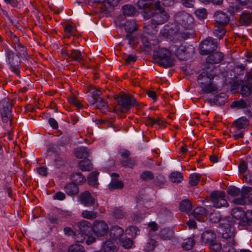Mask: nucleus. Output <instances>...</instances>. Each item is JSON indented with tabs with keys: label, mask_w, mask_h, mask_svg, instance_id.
<instances>
[{
	"label": "nucleus",
	"mask_w": 252,
	"mask_h": 252,
	"mask_svg": "<svg viewBox=\"0 0 252 252\" xmlns=\"http://www.w3.org/2000/svg\"><path fill=\"white\" fill-rule=\"evenodd\" d=\"M233 219L230 217H226L224 218L220 223V229L219 230V233L221 234L223 242L225 243L223 245V248L232 247L235 245V241L234 237L235 236V229L233 226Z\"/></svg>",
	"instance_id": "nucleus-1"
},
{
	"label": "nucleus",
	"mask_w": 252,
	"mask_h": 252,
	"mask_svg": "<svg viewBox=\"0 0 252 252\" xmlns=\"http://www.w3.org/2000/svg\"><path fill=\"white\" fill-rule=\"evenodd\" d=\"M155 9L153 18L151 20V23L144 26V31L147 34H150L152 31L150 29L155 30L157 26L166 23L169 18V15L161 6L160 1L157 0L155 3Z\"/></svg>",
	"instance_id": "nucleus-2"
},
{
	"label": "nucleus",
	"mask_w": 252,
	"mask_h": 252,
	"mask_svg": "<svg viewBox=\"0 0 252 252\" xmlns=\"http://www.w3.org/2000/svg\"><path fill=\"white\" fill-rule=\"evenodd\" d=\"M114 98L117 101L120 108H114L113 112L117 113H126L131 108L135 106L139 105L135 98L132 95L126 94L123 92L114 95Z\"/></svg>",
	"instance_id": "nucleus-3"
},
{
	"label": "nucleus",
	"mask_w": 252,
	"mask_h": 252,
	"mask_svg": "<svg viewBox=\"0 0 252 252\" xmlns=\"http://www.w3.org/2000/svg\"><path fill=\"white\" fill-rule=\"evenodd\" d=\"M214 76L207 71L204 70L197 77V82L205 93H211L217 90L216 85L213 83Z\"/></svg>",
	"instance_id": "nucleus-4"
},
{
	"label": "nucleus",
	"mask_w": 252,
	"mask_h": 252,
	"mask_svg": "<svg viewBox=\"0 0 252 252\" xmlns=\"http://www.w3.org/2000/svg\"><path fill=\"white\" fill-rule=\"evenodd\" d=\"M156 62L161 66L168 68L174 65V60L171 56V52L167 49H159L154 53Z\"/></svg>",
	"instance_id": "nucleus-5"
},
{
	"label": "nucleus",
	"mask_w": 252,
	"mask_h": 252,
	"mask_svg": "<svg viewBox=\"0 0 252 252\" xmlns=\"http://www.w3.org/2000/svg\"><path fill=\"white\" fill-rule=\"evenodd\" d=\"M4 51L6 62L9 65L10 70L18 74L22 58L9 48H5Z\"/></svg>",
	"instance_id": "nucleus-6"
},
{
	"label": "nucleus",
	"mask_w": 252,
	"mask_h": 252,
	"mask_svg": "<svg viewBox=\"0 0 252 252\" xmlns=\"http://www.w3.org/2000/svg\"><path fill=\"white\" fill-rule=\"evenodd\" d=\"M217 47V40L211 37H208L200 43L199 53L201 55H208L215 51Z\"/></svg>",
	"instance_id": "nucleus-7"
},
{
	"label": "nucleus",
	"mask_w": 252,
	"mask_h": 252,
	"mask_svg": "<svg viewBox=\"0 0 252 252\" xmlns=\"http://www.w3.org/2000/svg\"><path fill=\"white\" fill-rule=\"evenodd\" d=\"M12 109V104L9 98L5 97L0 101V113L4 123H7L11 118Z\"/></svg>",
	"instance_id": "nucleus-8"
},
{
	"label": "nucleus",
	"mask_w": 252,
	"mask_h": 252,
	"mask_svg": "<svg viewBox=\"0 0 252 252\" xmlns=\"http://www.w3.org/2000/svg\"><path fill=\"white\" fill-rule=\"evenodd\" d=\"M225 193L223 191L215 190L210 195V200L215 208L228 206V203L225 199Z\"/></svg>",
	"instance_id": "nucleus-9"
},
{
	"label": "nucleus",
	"mask_w": 252,
	"mask_h": 252,
	"mask_svg": "<svg viewBox=\"0 0 252 252\" xmlns=\"http://www.w3.org/2000/svg\"><path fill=\"white\" fill-rule=\"evenodd\" d=\"M93 231L97 237H104L108 234L109 227L104 220H95L93 223Z\"/></svg>",
	"instance_id": "nucleus-10"
},
{
	"label": "nucleus",
	"mask_w": 252,
	"mask_h": 252,
	"mask_svg": "<svg viewBox=\"0 0 252 252\" xmlns=\"http://www.w3.org/2000/svg\"><path fill=\"white\" fill-rule=\"evenodd\" d=\"M78 201L85 207H94L96 200L89 191H85L80 193L78 196Z\"/></svg>",
	"instance_id": "nucleus-11"
},
{
	"label": "nucleus",
	"mask_w": 252,
	"mask_h": 252,
	"mask_svg": "<svg viewBox=\"0 0 252 252\" xmlns=\"http://www.w3.org/2000/svg\"><path fill=\"white\" fill-rule=\"evenodd\" d=\"M130 155V152L126 150L122 152L120 163L122 166L132 168L135 165V161L134 159L129 157Z\"/></svg>",
	"instance_id": "nucleus-12"
},
{
	"label": "nucleus",
	"mask_w": 252,
	"mask_h": 252,
	"mask_svg": "<svg viewBox=\"0 0 252 252\" xmlns=\"http://www.w3.org/2000/svg\"><path fill=\"white\" fill-rule=\"evenodd\" d=\"M214 18L216 25L221 26H226L230 21L229 16L226 13L220 11L215 12L214 14Z\"/></svg>",
	"instance_id": "nucleus-13"
},
{
	"label": "nucleus",
	"mask_w": 252,
	"mask_h": 252,
	"mask_svg": "<svg viewBox=\"0 0 252 252\" xmlns=\"http://www.w3.org/2000/svg\"><path fill=\"white\" fill-rule=\"evenodd\" d=\"M252 191V188L250 187H243L241 190V197L234 199L233 202L235 204L244 205L246 203V198Z\"/></svg>",
	"instance_id": "nucleus-14"
},
{
	"label": "nucleus",
	"mask_w": 252,
	"mask_h": 252,
	"mask_svg": "<svg viewBox=\"0 0 252 252\" xmlns=\"http://www.w3.org/2000/svg\"><path fill=\"white\" fill-rule=\"evenodd\" d=\"M88 92L90 94L87 96L88 101L90 105H94L95 99L100 97L101 92L93 86H90L88 88Z\"/></svg>",
	"instance_id": "nucleus-15"
},
{
	"label": "nucleus",
	"mask_w": 252,
	"mask_h": 252,
	"mask_svg": "<svg viewBox=\"0 0 252 252\" xmlns=\"http://www.w3.org/2000/svg\"><path fill=\"white\" fill-rule=\"evenodd\" d=\"M77 226L80 231L79 233L84 234L85 236H87L92 230L93 231V224L86 220H82L78 222Z\"/></svg>",
	"instance_id": "nucleus-16"
},
{
	"label": "nucleus",
	"mask_w": 252,
	"mask_h": 252,
	"mask_svg": "<svg viewBox=\"0 0 252 252\" xmlns=\"http://www.w3.org/2000/svg\"><path fill=\"white\" fill-rule=\"evenodd\" d=\"M249 124V120L247 118L243 117L234 121L231 128L243 131V129L248 127Z\"/></svg>",
	"instance_id": "nucleus-17"
},
{
	"label": "nucleus",
	"mask_w": 252,
	"mask_h": 252,
	"mask_svg": "<svg viewBox=\"0 0 252 252\" xmlns=\"http://www.w3.org/2000/svg\"><path fill=\"white\" fill-rule=\"evenodd\" d=\"M64 191L65 193L70 196H74L77 195L79 192V187L73 182H68L64 187Z\"/></svg>",
	"instance_id": "nucleus-18"
},
{
	"label": "nucleus",
	"mask_w": 252,
	"mask_h": 252,
	"mask_svg": "<svg viewBox=\"0 0 252 252\" xmlns=\"http://www.w3.org/2000/svg\"><path fill=\"white\" fill-rule=\"evenodd\" d=\"M14 48L16 52L15 53L22 59L28 60L29 58L27 48L20 42L19 39L14 43Z\"/></svg>",
	"instance_id": "nucleus-19"
},
{
	"label": "nucleus",
	"mask_w": 252,
	"mask_h": 252,
	"mask_svg": "<svg viewBox=\"0 0 252 252\" xmlns=\"http://www.w3.org/2000/svg\"><path fill=\"white\" fill-rule=\"evenodd\" d=\"M208 55L206 59L207 63L212 64L220 63L224 58L223 54L219 51L214 52Z\"/></svg>",
	"instance_id": "nucleus-20"
},
{
	"label": "nucleus",
	"mask_w": 252,
	"mask_h": 252,
	"mask_svg": "<svg viewBox=\"0 0 252 252\" xmlns=\"http://www.w3.org/2000/svg\"><path fill=\"white\" fill-rule=\"evenodd\" d=\"M217 235L212 230H207L203 232L201 235L202 241L205 244L208 245L215 240Z\"/></svg>",
	"instance_id": "nucleus-21"
},
{
	"label": "nucleus",
	"mask_w": 252,
	"mask_h": 252,
	"mask_svg": "<svg viewBox=\"0 0 252 252\" xmlns=\"http://www.w3.org/2000/svg\"><path fill=\"white\" fill-rule=\"evenodd\" d=\"M227 98L228 96L225 93H221L215 95L213 99H209L208 100V101L209 102L211 105L212 103H214L215 105L221 106L225 104Z\"/></svg>",
	"instance_id": "nucleus-22"
},
{
	"label": "nucleus",
	"mask_w": 252,
	"mask_h": 252,
	"mask_svg": "<svg viewBox=\"0 0 252 252\" xmlns=\"http://www.w3.org/2000/svg\"><path fill=\"white\" fill-rule=\"evenodd\" d=\"M239 22L242 26H252V13L243 12L240 16Z\"/></svg>",
	"instance_id": "nucleus-23"
},
{
	"label": "nucleus",
	"mask_w": 252,
	"mask_h": 252,
	"mask_svg": "<svg viewBox=\"0 0 252 252\" xmlns=\"http://www.w3.org/2000/svg\"><path fill=\"white\" fill-rule=\"evenodd\" d=\"M179 33V27L176 23H172L170 26H166L164 29L163 34L167 37L177 34Z\"/></svg>",
	"instance_id": "nucleus-24"
},
{
	"label": "nucleus",
	"mask_w": 252,
	"mask_h": 252,
	"mask_svg": "<svg viewBox=\"0 0 252 252\" xmlns=\"http://www.w3.org/2000/svg\"><path fill=\"white\" fill-rule=\"evenodd\" d=\"M124 233V229L118 225L113 226L110 229V236L115 240L119 239Z\"/></svg>",
	"instance_id": "nucleus-25"
},
{
	"label": "nucleus",
	"mask_w": 252,
	"mask_h": 252,
	"mask_svg": "<svg viewBox=\"0 0 252 252\" xmlns=\"http://www.w3.org/2000/svg\"><path fill=\"white\" fill-rule=\"evenodd\" d=\"M102 249L104 252H117L118 251V248L115 243L110 240H108L102 243Z\"/></svg>",
	"instance_id": "nucleus-26"
},
{
	"label": "nucleus",
	"mask_w": 252,
	"mask_h": 252,
	"mask_svg": "<svg viewBox=\"0 0 252 252\" xmlns=\"http://www.w3.org/2000/svg\"><path fill=\"white\" fill-rule=\"evenodd\" d=\"M207 215V210L203 207H197L193 210L192 215L197 220L201 221Z\"/></svg>",
	"instance_id": "nucleus-27"
},
{
	"label": "nucleus",
	"mask_w": 252,
	"mask_h": 252,
	"mask_svg": "<svg viewBox=\"0 0 252 252\" xmlns=\"http://www.w3.org/2000/svg\"><path fill=\"white\" fill-rule=\"evenodd\" d=\"M187 53V49L185 46L181 45L175 51V55L181 61L186 60L189 55Z\"/></svg>",
	"instance_id": "nucleus-28"
},
{
	"label": "nucleus",
	"mask_w": 252,
	"mask_h": 252,
	"mask_svg": "<svg viewBox=\"0 0 252 252\" xmlns=\"http://www.w3.org/2000/svg\"><path fill=\"white\" fill-rule=\"evenodd\" d=\"M70 179L72 182H73L76 184H81L86 181V179L81 173L80 172H74L72 173L70 176Z\"/></svg>",
	"instance_id": "nucleus-29"
},
{
	"label": "nucleus",
	"mask_w": 252,
	"mask_h": 252,
	"mask_svg": "<svg viewBox=\"0 0 252 252\" xmlns=\"http://www.w3.org/2000/svg\"><path fill=\"white\" fill-rule=\"evenodd\" d=\"M78 167L83 171H89L93 168L91 160L87 158L80 160L78 163Z\"/></svg>",
	"instance_id": "nucleus-30"
},
{
	"label": "nucleus",
	"mask_w": 252,
	"mask_h": 252,
	"mask_svg": "<svg viewBox=\"0 0 252 252\" xmlns=\"http://www.w3.org/2000/svg\"><path fill=\"white\" fill-rule=\"evenodd\" d=\"M159 235L163 240H170L173 237L174 232L170 228H165L160 231Z\"/></svg>",
	"instance_id": "nucleus-31"
},
{
	"label": "nucleus",
	"mask_w": 252,
	"mask_h": 252,
	"mask_svg": "<svg viewBox=\"0 0 252 252\" xmlns=\"http://www.w3.org/2000/svg\"><path fill=\"white\" fill-rule=\"evenodd\" d=\"M89 151L87 148L81 147L76 149L75 156L78 158H87L89 157Z\"/></svg>",
	"instance_id": "nucleus-32"
},
{
	"label": "nucleus",
	"mask_w": 252,
	"mask_h": 252,
	"mask_svg": "<svg viewBox=\"0 0 252 252\" xmlns=\"http://www.w3.org/2000/svg\"><path fill=\"white\" fill-rule=\"evenodd\" d=\"M124 28L127 33H132L137 30L136 21L134 20L127 21L124 25Z\"/></svg>",
	"instance_id": "nucleus-33"
},
{
	"label": "nucleus",
	"mask_w": 252,
	"mask_h": 252,
	"mask_svg": "<svg viewBox=\"0 0 252 252\" xmlns=\"http://www.w3.org/2000/svg\"><path fill=\"white\" fill-rule=\"evenodd\" d=\"M69 59H70V61L80 62L83 60V56L80 50L73 49L71 50V52L69 54Z\"/></svg>",
	"instance_id": "nucleus-34"
},
{
	"label": "nucleus",
	"mask_w": 252,
	"mask_h": 252,
	"mask_svg": "<svg viewBox=\"0 0 252 252\" xmlns=\"http://www.w3.org/2000/svg\"><path fill=\"white\" fill-rule=\"evenodd\" d=\"M124 187V182L117 179H113L108 185V189L112 191L115 189H122Z\"/></svg>",
	"instance_id": "nucleus-35"
},
{
	"label": "nucleus",
	"mask_w": 252,
	"mask_h": 252,
	"mask_svg": "<svg viewBox=\"0 0 252 252\" xmlns=\"http://www.w3.org/2000/svg\"><path fill=\"white\" fill-rule=\"evenodd\" d=\"M123 13L124 15L132 16L134 15L137 10L135 7L130 4H126L122 7Z\"/></svg>",
	"instance_id": "nucleus-36"
},
{
	"label": "nucleus",
	"mask_w": 252,
	"mask_h": 252,
	"mask_svg": "<svg viewBox=\"0 0 252 252\" xmlns=\"http://www.w3.org/2000/svg\"><path fill=\"white\" fill-rule=\"evenodd\" d=\"M153 5V0H139L137 6L139 9L147 10L150 9Z\"/></svg>",
	"instance_id": "nucleus-37"
},
{
	"label": "nucleus",
	"mask_w": 252,
	"mask_h": 252,
	"mask_svg": "<svg viewBox=\"0 0 252 252\" xmlns=\"http://www.w3.org/2000/svg\"><path fill=\"white\" fill-rule=\"evenodd\" d=\"M224 27V26L218 25H216L214 27L213 31L214 34L219 39L222 38L225 34L226 30Z\"/></svg>",
	"instance_id": "nucleus-38"
},
{
	"label": "nucleus",
	"mask_w": 252,
	"mask_h": 252,
	"mask_svg": "<svg viewBox=\"0 0 252 252\" xmlns=\"http://www.w3.org/2000/svg\"><path fill=\"white\" fill-rule=\"evenodd\" d=\"M192 205L190 200L185 199L182 201L179 205L180 210L184 212H189L192 209Z\"/></svg>",
	"instance_id": "nucleus-39"
},
{
	"label": "nucleus",
	"mask_w": 252,
	"mask_h": 252,
	"mask_svg": "<svg viewBox=\"0 0 252 252\" xmlns=\"http://www.w3.org/2000/svg\"><path fill=\"white\" fill-rule=\"evenodd\" d=\"M141 42L147 50H152V46L156 41L150 39V37L142 35L141 37Z\"/></svg>",
	"instance_id": "nucleus-40"
},
{
	"label": "nucleus",
	"mask_w": 252,
	"mask_h": 252,
	"mask_svg": "<svg viewBox=\"0 0 252 252\" xmlns=\"http://www.w3.org/2000/svg\"><path fill=\"white\" fill-rule=\"evenodd\" d=\"M139 177L143 181L147 182L153 180L154 179V174L151 171L145 170L140 173Z\"/></svg>",
	"instance_id": "nucleus-41"
},
{
	"label": "nucleus",
	"mask_w": 252,
	"mask_h": 252,
	"mask_svg": "<svg viewBox=\"0 0 252 252\" xmlns=\"http://www.w3.org/2000/svg\"><path fill=\"white\" fill-rule=\"evenodd\" d=\"M224 219L221 218L220 213L219 211L214 210L213 212L211 213L209 215V220L213 223H217L222 222V220Z\"/></svg>",
	"instance_id": "nucleus-42"
},
{
	"label": "nucleus",
	"mask_w": 252,
	"mask_h": 252,
	"mask_svg": "<svg viewBox=\"0 0 252 252\" xmlns=\"http://www.w3.org/2000/svg\"><path fill=\"white\" fill-rule=\"evenodd\" d=\"M98 172H92L88 177V183L92 186H95L97 184Z\"/></svg>",
	"instance_id": "nucleus-43"
},
{
	"label": "nucleus",
	"mask_w": 252,
	"mask_h": 252,
	"mask_svg": "<svg viewBox=\"0 0 252 252\" xmlns=\"http://www.w3.org/2000/svg\"><path fill=\"white\" fill-rule=\"evenodd\" d=\"M170 178L172 182L179 183L183 180V175L180 172L174 171L171 173Z\"/></svg>",
	"instance_id": "nucleus-44"
},
{
	"label": "nucleus",
	"mask_w": 252,
	"mask_h": 252,
	"mask_svg": "<svg viewBox=\"0 0 252 252\" xmlns=\"http://www.w3.org/2000/svg\"><path fill=\"white\" fill-rule=\"evenodd\" d=\"M208 245L212 252H220L222 250L221 244L216 240L213 241Z\"/></svg>",
	"instance_id": "nucleus-45"
},
{
	"label": "nucleus",
	"mask_w": 252,
	"mask_h": 252,
	"mask_svg": "<svg viewBox=\"0 0 252 252\" xmlns=\"http://www.w3.org/2000/svg\"><path fill=\"white\" fill-rule=\"evenodd\" d=\"M195 245V241L193 238L189 237L185 239L182 244V248L185 250H190Z\"/></svg>",
	"instance_id": "nucleus-46"
},
{
	"label": "nucleus",
	"mask_w": 252,
	"mask_h": 252,
	"mask_svg": "<svg viewBox=\"0 0 252 252\" xmlns=\"http://www.w3.org/2000/svg\"><path fill=\"white\" fill-rule=\"evenodd\" d=\"M201 178V175L196 173L190 175L189 180L190 185L192 186H196Z\"/></svg>",
	"instance_id": "nucleus-47"
},
{
	"label": "nucleus",
	"mask_w": 252,
	"mask_h": 252,
	"mask_svg": "<svg viewBox=\"0 0 252 252\" xmlns=\"http://www.w3.org/2000/svg\"><path fill=\"white\" fill-rule=\"evenodd\" d=\"M121 246L126 249L131 248L133 245V241L131 239L124 237L119 240Z\"/></svg>",
	"instance_id": "nucleus-48"
},
{
	"label": "nucleus",
	"mask_w": 252,
	"mask_h": 252,
	"mask_svg": "<svg viewBox=\"0 0 252 252\" xmlns=\"http://www.w3.org/2000/svg\"><path fill=\"white\" fill-rule=\"evenodd\" d=\"M227 192L228 195L234 197L240 195L241 189L235 186H230L227 189Z\"/></svg>",
	"instance_id": "nucleus-49"
},
{
	"label": "nucleus",
	"mask_w": 252,
	"mask_h": 252,
	"mask_svg": "<svg viewBox=\"0 0 252 252\" xmlns=\"http://www.w3.org/2000/svg\"><path fill=\"white\" fill-rule=\"evenodd\" d=\"M126 232L132 237H136L139 234L140 230L137 227L134 225H131L128 227V228L126 229Z\"/></svg>",
	"instance_id": "nucleus-50"
},
{
	"label": "nucleus",
	"mask_w": 252,
	"mask_h": 252,
	"mask_svg": "<svg viewBox=\"0 0 252 252\" xmlns=\"http://www.w3.org/2000/svg\"><path fill=\"white\" fill-rule=\"evenodd\" d=\"M126 38L128 39V44L133 48H135L137 46L138 43V38L136 36H133L132 33H127L126 35Z\"/></svg>",
	"instance_id": "nucleus-51"
},
{
	"label": "nucleus",
	"mask_w": 252,
	"mask_h": 252,
	"mask_svg": "<svg viewBox=\"0 0 252 252\" xmlns=\"http://www.w3.org/2000/svg\"><path fill=\"white\" fill-rule=\"evenodd\" d=\"M95 107L98 109H102L103 108H107L108 106L107 102L105 100L99 97L95 99Z\"/></svg>",
	"instance_id": "nucleus-52"
},
{
	"label": "nucleus",
	"mask_w": 252,
	"mask_h": 252,
	"mask_svg": "<svg viewBox=\"0 0 252 252\" xmlns=\"http://www.w3.org/2000/svg\"><path fill=\"white\" fill-rule=\"evenodd\" d=\"M82 216L87 219H94L97 217V213L93 211L84 210L82 212Z\"/></svg>",
	"instance_id": "nucleus-53"
},
{
	"label": "nucleus",
	"mask_w": 252,
	"mask_h": 252,
	"mask_svg": "<svg viewBox=\"0 0 252 252\" xmlns=\"http://www.w3.org/2000/svg\"><path fill=\"white\" fill-rule=\"evenodd\" d=\"M232 108H246L248 107V104L246 101L243 99L233 101L231 105Z\"/></svg>",
	"instance_id": "nucleus-54"
},
{
	"label": "nucleus",
	"mask_w": 252,
	"mask_h": 252,
	"mask_svg": "<svg viewBox=\"0 0 252 252\" xmlns=\"http://www.w3.org/2000/svg\"><path fill=\"white\" fill-rule=\"evenodd\" d=\"M68 252H86L84 248L79 244L72 245L69 247Z\"/></svg>",
	"instance_id": "nucleus-55"
},
{
	"label": "nucleus",
	"mask_w": 252,
	"mask_h": 252,
	"mask_svg": "<svg viewBox=\"0 0 252 252\" xmlns=\"http://www.w3.org/2000/svg\"><path fill=\"white\" fill-rule=\"evenodd\" d=\"M244 214V211L241 207H235L231 210V215L235 218H239Z\"/></svg>",
	"instance_id": "nucleus-56"
},
{
	"label": "nucleus",
	"mask_w": 252,
	"mask_h": 252,
	"mask_svg": "<svg viewBox=\"0 0 252 252\" xmlns=\"http://www.w3.org/2000/svg\"><path fill=\"white\" fill-rule=\"evenodd\" d=\"M165 182V179L163 176L161 174H158L154 177V184L156 186H160L162 185Z\"/></svg>",
	"instance_id": "nucleus-57"
},
{
	"label": "nucleus",
	"mask_w": 252,
	"mask_h": 252,
	"mask_svg": "<svg viewBox=\"0 0 252 252\" xmlns=\"http://www.w3.org/2000/svg\"><path fill=\"white\" fill-rule=\"evenodd\" d=\"M112 216L116 219H123L125 217V213L121 208H116L114 210Z\"/></svg>",
	"instance_id": "nucleus-58"
},
{
	"label": "nucleus",
	"mask_w": 252,
	"mask_h": 252,
	"mask_svg": "<svg viewBox=\"0 0 252 252\" xmlns=\"http://www.w3.org/2000/svg\"><path fill=\"white\" fill-rule=\"evenodd\" d=\"M195 14L198 18L200 19H203L206 18L207 15V12L206 9H198L195 11Z\"/></svg>",
	"instance_id": "nucleus-59"
},
{
	"label": "nucleus",
	"mask_w": 252,
	"mask_h": 252,
	"mask_svg": "<svg viewBox=\"0 0 252 252\" xmlns=\"http://www.w3.org/2000/svg\"><path fill=\"white\" fill-rule=\"evenodd\" d=\"M156 247V241L153 239H151L149 242H147L144 247V251L146 252H150L153 251Z\"/></svg>",
	"instance_id": "nucleus-60"
},
{
	"label": "nucleus",
	"mask_w": 252,
	"mask_h": 252,
	"mask_svg": "<svg viewBox=\"0 0 252 252\" xmlns=\"http://www.w3.org/2000/svg\"><path fill=\"white\" fill-rule=\"evenodd\" d=\"M241 91L243 97L248 96L252 94L251 88L247 85L242 86Z\"/></svg>",
	"instance_id": "nucleus-61"
},
{
	"label": "nucleus",
	"mask_w": 252,
	"mask_h": 252,
	"mask_svg": "<svg viewBox=\"0 0 252 252\" xmlns=\"http://www.w3.org/2000/svg\"><path fill=\"white\" fill-rule=\"evenodd\" d=\"M179 34L181 37L185 40L192 38L194 37L193 32L192 31L186 30L184 32H179Z\"/></svg>",
	"instance_id": "nucleus-62"
},
{
	"label": "nucleus",
	"mask_w": 252,
	"mask_h": 252,
	"mask_svg": "<svg viewBox=\"0 0 252 252\" xmlns=\"http://www.w3.org/2000/svg\"><path fill=\"white\" fill-rule=\"evenodd\" d=\"M148 121L149 124L153 125L154 124H157L159 126L161 127H163L165 126L163 122L159 119H155L151 117H148Z\"/></svg>",
	"instance_id": "nucleus-63"
},
{
	"label": "nucleus",
	"mask_w": 252,
	"mask_h": 252,
	"mask_svg": "<svg viewBox=\"0 0 252 252\" xmlns=\"http://www.w3.org/2000/svg\"><path fill=\"white\" fill-rule=\"evenodd\" d=\"M70 137L67 134H64L59 139L58 144L61 146H63L69 143Z\"/></svg>",
	"instance_id": "nucleus-64"
}]
</instances>
